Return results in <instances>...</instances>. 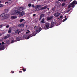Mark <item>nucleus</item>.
<instances>
[{
  "label": "nucleus",
  "instance_id": "nucleus-24",
  "mask_svg": "<svg viewBox=\"0 0 77 77\" xmlns=\"http://www.w3.org/2000/svg\"><path fill=\"white\" fill-rule=\"evenodd\" d=\"M22 70L23 71V72H25V71H26V69L25 68H23L22 69Z\"/></svg>",
  "mask_w": 77,
  "mask_h": 77
},
{
  "label": "nucleus",
  "instance_id": "nucleus-42",
  "mask_svg": "<svg viewBox=\"0 0 77 77\" xmlns=\"http://www.w3.org/2000/svg\"><path fill=\"white\" fill-rule=\"evenodd\" d=\"M29 32H26V34H29Z\"/></svg>",
  "mask_w": 77,
  "mask_h": 77
},
{
  "label": "nucleus",
  "instance_id": "nucleus-39",
  "mask_svg": "<svg viewBox=\"0 0 77 77\" xmlns=\"http://www.w3.org/2000/svg\"><path fill=\"white\" fill-rule=\"evenodd\" d=\"M34 5L33 4L32 5V8H34Z\"/></svg>",
  "mask_w": 77,
  "mask_h": 77
},
{
  "label": "nucleus",
  "instance_id": "nucleus-36",
  "mask_svg": "<svg viewBox=\"0 0 77 77\" xmlns=\"http://www.w3.org/2000/svg\"><path fill=\"white\" fill-rule=\"evenodd\" d=\"M71 11V10L69 9L67 11V13H68V12H69V11Z\"/></svg>",
  "mask_w": 77,
  "mask_h": 77
},
{
  "label": "nucleus",
  "instance_id": "nucleus-1",
  "mask_svg": "<svg viewBox=\"0 0 77 77\" xmlns=\"http://www.w3.org/2000/svg\"><path fill=\"white\" fill-rule=\"evenodd\" d=\"M75 4L76 5L77 4V2H76V1H74L71 4H69V5L68 6V8H72L74 6V5Z\"/></svg>",
  "mask_w": 77,
  "mask_h": 77
},
{
  "label": "nucleus",
  "instance_id": "nucleus-41",
  "mask_svg": "<svg viewBox=\"0 0 77 77\" xmlns=\"http://www.w3.org/2000/svg\"><path fill=\"white\" fill-rule=\"evenodd\" d=\"M5 4H6L7 3L8 4L9 3V2H6L5 3Z\"/></svg>",
  "mask_w": 77,
  "mask_h": 77
},
{
  "label": "nucleus",
  "instance_id": "nucleus-52",
  "mask_svg": "<svg viewBox=\"0 0 77 77\" xmlns=\"http://www.w3.org/2000/svg\"><path fill=\"white\" fill-rule=\"evenodd\" d=\"M18 35H20V33L18 32V33H17Z\"/></svg>",
  "mask_w": 77,
  "mask_h": 77
},
{
  "label": "nucleus",
  "instance_id": "nucleus-38",
  "mask_svg": "<svg viewBox=\"0 0 77 77\" xmlns=\"http://www.w3.org/2000/svg\"><path fill=\"white\" fill-rule=\"evenodd\" d=\"M35 16H36V14H33V17H35Z\"/></svg>",
  "mask_w": 77,
  "mask_h": 77
},
{
  "label": "nucleus",
  "instance_id": "nucleus-50",
  "mask_svg": "<svg viewBox=\"0 0 77 77\" xmlns=\"http://www.w3.org/2000/svg\"><path fill=\"white\" fill-rule=\"evenodd\" d=\"M47 9H48V10H49V9H50V8H47Z\"/></svg>",
  "mask_w": 77,
  "mask_h": 77
},
{
  "label": "nucleus",
  "instance_id": "nucleus-28",
  "mask_svg": "<svg viewBox=\"0 0 77 77\" xmlns=\"http://www.w3.org/2000/svg\"><path fill=\"white\" fill-rule=\"evenodd\" d=\"M52 10L54 11H55V7H53L52 8Z\"/></svg>",
  "mask_w": 77,
  "mask_h": 77
},
{
  "label": "nucleus",
  "instance_id": "nucleus-6",
  "mask_svg": "<svg viewBox=\"0 0 77 77\" xmlns=\"http://www.w3.org/2000/svg\"><path fill=\"white\" fill-rule=\"evenodd\" d=\"M24 15V12L23 11L21 12H20L19 15V17H22L23 16V15Z\"/></svg>",
  "mask_w": 77,
  "mask_h": 77
},
{
  "label": "nucleus",
  "instance_id": "nucleus-22",
  "mask_svg": "<svg viewBox=\"0 0 77 77\" xmlns=\"http://www.w3.org/2000/svg\"><path fill=\"white\" fill-rule=\"evenodd\" d=\"M64 17L66 18L63 20V22H65V21L67 19H68V18H66V16H65Z\"/></svg>",
  "mask_w": 77,
  "mask_h": 77
},
{
  "label": "nucleus",
  "instance_id": "nucleus-13",
  "mask_svg": "<svg viewBox=\"0 0 77 77\" xmlns=\"http://www.w3.org/2000/svg\"><path fill=\"white\" fill-rule=\"evenodd\" d=\"M44 17V14H42L40 16V18L39 19V20H41V18H42L43 17Z\"/></svg>",
  "mask_w": 77,
  "mask_h": 77
},
{
  "label": "nucleus",
  "instance_id": "nucleus-45",
  "mask_svg": "<svg viewBox=\"0 0 77 77\" xmlns=\"http://www.w3.org/2000/svg\"><path fill=\"white\" fill-rule=\"evenodd\" d=\"M2 27V26L1 25H0V27Z\"/></svg>",
  "mask_w": 77,
  "mask_h": 77
},
{
  "label": "nucleus",
  "instance_id": "nucleus-48",
  "mask_svg": "<svg viewBox=\"0 0 77 77\" xmlns=\"http://www.w3.org/2000/svg\"><path fill=\"white\" fill-rule=\"evenodd\" d=\"M72 8H70V9H69V10H72Z\"/></svg>",
  "mask_w": 77,
  "mask_h": 77
},
{
  "label": "nucleus",
  "instance_id": "nucleus-12",
  "mask_svg": "<svg viewBox=\"0 0 77 77\" xmlns=\"http://www.w3.org/2000/svg\"><path fill=\"white\" fill-rule=\"evenodd\" d=\"M42 6H43V5H38L35 6V8H40V7H41Z\"/></svg>",
  "mask_w": 77,
  "mask_h": 77
},
{
  "label": "nucleus",
  "instance_id": "nucleus-37",
  "mask_svg": "<svg viewBox=\"0 0 77 77\" xmlns=\"http://www.w3.org/2000/svg\"><path fill=\"white\" fill-rule=\"evenodd\" d=\"M63 17V16H61L60 17V18H62V17Z\"/></svg>",
  "mask_w": 77,
  "mask_h": 77
},
{
  "label": "nucleus",
  "instance_id": "nucleus-47",
  "mask_svg": "<svg viewBox=\"0 0 77 77\" xmlns=\"http://www.w3.org/2000/svg\"><path fill=\"white\" fill-rule=\"evenodd\" d=\"M11 0H8V2H11Z\"/></svg>",
  "mask_w": 77,
  "mask_h": 77
},
{
  "label": "nucleus",
  "instance_id": "nucleus-9",
  "mask_svg": "<svg viewBox=\"0 0 77 77\" xmlns=\"http://www.w3.org/2000/svg\"><path fill=\"white\" fill-rule=\"evenodd\" d=\"M54 22H51V28H52V27H54Z\"/></svg>",
  "mask_w": 77,
  "mask_h": 77
},
{
  "label": "nucleus",
  "instance_id": "nucleus-15",
  "mask_svg": "<svg viewBox=\"0 0 77 77\" xmlns=\"http://www.w3.org/2000/svg\"><path fill=\"white\" fill-rule=\"evenodd\" d=\"M5 14H6L5 13H3L1 15V17L3 18V20H4V18H5Z\"/></svg>",
  "mask_w": 77,
  "mask_h": 77
},
{
  "label": "nucleus",
  "instance_id": "nucleus-51",
  "mask_svg": "<svg viewBox=\"0 0 77 77\" xmlns=\"http://www.w3.org/2000/svg\"><path fill=\"white\" fill-rule=\"evenodd\" d=\"M62 0H58V1H59L60 2H61Z\"/></svg>",
  "mask_w": 77,
  "mask_h": 77
},
{
  "label": "nucleus",
  "instance_id": "nucleus-44",
  "mask_svg": "<svg viewBox=\"0 0 77 77\" xmlns=\"http://www.w3.org/2000/svg\"><path fill=\"white\" fill-rule=\"evenodd\" d=\"M27 32H29V33L30 32V31L29 30H27Z\"/></svg>",
  "mask_w": 77,
  "mask_h": 77
},
{
  "label": "nucleus",
  "instance_id": "nucleus-11",
  "mask_svg": "<svg viewBox=\"0 0 77 77\" xmlns=\"http://www.w3.org/2000/svg\"><path fill=\"white\" fill-rule=\"evenodd\" d=\"M15 12L16 14H17V15H18L20 14V12L17 10H15Z\"/></svg>",
  "mask_w": 77,
  "mask_h": 77
},
{
  "label": "nucleus",
  "instance_id": "nucleus-2",
  "mask_svg": "<svg viewBox=\"0 0 77 77\" xmlns=\"http://www.w3.org/2000/svg\"><path fill=\"white\" fill-rule=\"evenodd\" d=\"M36 35L35 32H33L31 34H30L29 36L26 38V39H29L30 38L32 37V36H35Z\"/></svg>",
  "mask_w": 77,
  "mask_h": 77
},
{
  "label": "nucleus",
  "instance_id": "nucleus-19",
  "mask_svg": "<svg viewBox=\"0 0 77 77\" xmlns=\"http://www.w3.org/2000/svg\"><path fill=\"white\" fill-rule=\"evenodd\" d=\"M17 18V17L16 16H14L11 17V19H12V20H14V19H15Z\"/></svg>",
  "mask_w": 77,
  "mask_h": 77
},
{
  "label": "nucleus",
  "instance_id": "nucleus-54",
  "mask_svg": "<svg viewBox=\"0 0 77 77\" xmlns=\"http://www.w3.org/2000/svg\"><path fill=\"white\" fill-rule=\"evenodd\" d=\"M2 35V34L0 33V36Z\"/></svg>",
  "mask_w": 77,
  "mask_h": 77
},
{
  "label": "nucleus",
  "instance_id": "nucleus-16",
  "mask_svg": "<svg viewBox=\"0 0 77 77\" xmlns=\"http://www.w3.org/2000/svg\"><path fill=\"white\" fill-rule=\"evenodd\" d=\"M9 37H10V35L7 34V36H5V37H4V39H7V38H9Z\"/></svg>",
  "mask_w": 77,
  "mask_h": 77
},
{
  "label": "nucleus",
  "instance_id": "nucleus-55",
  "mask_svg": "<svg viewBox=\"0 0 77 77\" xmlns=\"http://www.w3.org/2000/svg\"><path fill=\"white\" fill-rule=\"evenodd\" d=\"M19 33H20V32H21V31H19Z\"/></svg>",
  "mask_w": 77,
  "mask_h": 77
},
{
  "label": "nucleus",
  "instance_id": "nucleus-21",
  "mask_svg": "<svg viewBox=\"0 0 77 77\" xmlns=\"http://www.w3.org/2000/svg\"><path fill=\"white\" fill-rule=\"evenodd\" d=\"M19 11H22L23 10V7H19Z\"/></svg>",
  "mask_w": 77,
  "mask_h": 77
},
{
  "label": "nucleus",
  "instance_id": "nucleus-17",
  "mask_svg": "<svg viewBox=\"0 0 77 77\" xmlns=\"http://www.w3.org/2000/svg\"><path fill=\"white\" fill-rule=\"evenodd\" d=\"M16 39L17 41H20V40H21V37H17L16 38Z\"/></svg>",
  "mask_w": 77,
  "mask_h": 77
},
{
  "label": "nucleus",
  "instance_id": "nucleus-18",
  "mask_svg": "<svg viewBox=\"0 0 77 77\" xmlns=\"http://www.w3.org/2000/svg\"><path fill=\"white\" fill-rule=\"evenodd\" d=\"M18 26L19 27H24V24H19L18 25Z\"/></svg>",
  "mask_w": 77,
  "mask_h": 77
},
{
  "label": "nucleus",
  "instance_id": "nucleus-34",
  "mask_svg": "<svg viewBox=\"0 0 77 77\" xmlns=\"http://www.w3.org/2000/svg\"><path fill=\"white\" fill-rule=\"evenodd\" d=\"M2 45H4V44H5V42H2Z\"/></svg>",
  "mask_w": 77,
  "mask_h": 77
},
{
  "label": "nucleus",
  "instance_id": "nucleus-30",
  "mask_svg": "<svg viewBox=\"0 0 77 77\" xmlns=\"http://www.w3.org/2000/svg\"><path fill=\"white\" fill-rule=\"evenodd\" d=\"M18 30H16L15 31V33H17L18 32Z\"/></svg>",
  "mask_w": 77,
  "mask_h": 77
},
{
  "label": "nucleus",
  "instance_id": "nucleus-46",
  "mask_svg": "<svg viewBox=\"0 0 77 77\" xmlns=\"http://www.w3.org/2000/svg\"><path fill=\"white\" fill-rule=\"evenodd\" d=\"M37 27V26H34V28H36Z\"/></svg>",
  "mask_w": 77,
  "mask_h": 77
},
{
  "label": "nucleus",
  "instance_id": "nucleus-43",
  "mask_svg": "<svg viewBox=\"0 0 77 77\" xmlns=\"http://www.w3.org/2000/svg\"><path fill=\"white\" fill-rule=\"evenodd\" d=\"M11 72L12 74L14 73V71H11Z\"/></svg>",
  "mask_w": 77,
  "mask_h": 77
},
{
  "label": "nucleus",
  "instance_id": "nucleus-57",
  "mask_svg": "<svg viewBox=\"0 0 77 77\" xmlns=\"http://www.w3.org/2000/svg\"><path fill=\"white\" fill-rule=\"evenodd\" d=\"M2 44H1V43H0V45Z\"/></svg>",
  "mask_w": 77,
  "mask_h": 77
},
{
  "label": "nucleus",
  "instance_id": "nucleus-26",
  "mask_svg": "<svg viewBox=\"0 0 77 77\" xmlns=\"http://www.w3.org/2000/svg\"><path fill=\"white\" fill-rule=\"evenodd\" d=\"M23 21H24V19H22L20 20V22H23Z\"/></svg>",
  "mask_w": 77,
  "mask_h": 77
},
{
  "label": "nucleus",
  "instance_id": "nucleus-40",
  "mask_svg": "<svg viewBox=\"0 0 77 77\" xmlns=\"http://www.w3.org/2000/svg\"><path fill=\"white\" fill-rule=\"evenodd\" d=\"M63 2H66V0H62Z\"/></svg>",
  "mask_w": 77,
  "mask_h": 77
},
{
  "label": "nucleus",
  "instance_id": "nucleus-31",
  "mask_svg": "<svg viewBox=\"0 0 77 77\" xmlns=\"http://www.w3.org/2000/svg\"><path fill=\"white\" fill-rule=\"evenodd\" d=\"M65 5V3H63L62 4V6H64Z\"/></svg>",
  "mask_w": 77,
  "mask_h": 77
},
{
  "label": "nucleus",
  "instance_id": "nucleus-3",
  "mask_svg": "<svg viewBox=\"0 0 77 77\" xmlns=\"http://www.w3.org/2000/svg\"><path fill=\"white\" fill-rule=\"evenodd\" d=\"M49 27H50V24L48 23H46L45 26L44 27V29H45V30L48 29V28H49Z\"/></svg>",
  "mask_w": 77,
  "mask_h": 77
},
{
  "label": "nucleus",
  "instance_id": "nucleus-27",
  "mask_svg": "<svg viewBox=\"0 0 77 77\" xmlns=\"http://www.w3.org/2000/svg\"><path fill=\"white\" fill-rule=\"evenodd\" d=\"M28 6H29V7H31L32 6V4H29Z\"/></svg>",
  "mask_w": 77,
  "mask_h": 77
},
{
  "label": "nucleus",
  "instance_id": "nucleus-32",
  "mask_svg": "<svg viewBox=\"0 0 77 77\" xmlns=\"http://www.w3.org/2000/svg\"><path fill=\"white\" fill-rule=\"evenodd\" d=\"M14 40H12L11 43V44H12V43H14Z\"/></svg>",
  "mask_w": 77,
  "mask_h": 77
},
{
  "label": "nucleus",
  "instance_id": "nucleus-14",
  "mask_svg": "<svg viewBox=\"0 0 77 77\" xmlns=\"http://www.w3.org/2000/svg\"><path fill=\"white\" fill-rule=\"evenodd\" d=\"M8 17H9V15L8 14H5L4 20H5V19H6V18H8Z\"/></svg>",
  "mask_w": 77,
  "mask_h": 77
},
{
  "label": "nucleus",
  "instance_id": "nucleus-8",
  "mask_svg": "<svg viewBox=\"0 0 77 77\" xmlns=\"http://www.w3.org/2000/svg\"><path fill=\"white\" fill-rule=\"evenodd\" d=\"M5 46L4 45H1L0 46V50H4V48Z\"/></svg>",
  "mask_w": 77,
  "mask_h": 77
},
{
  "label": "nucleus",
  "instance_id": "nucleus-49",
  "mask_svg": "<svg viewBox=\"0 0 77 77\" xmlns=\"http://www.w3.org/2000/svg\"><path fill=\"white\" fill-rule=\"evenodd\" d=\"M22 71H19V72H22Z\"/></svg>",
  "mask_w": 77,
  "mask_h": 77
},
{
  "label": "nucleus",
  "instance_id": "nucleus-5",
  "mask_svg": "<svg viewBox=\"0 0 77 77\" xmlns=\"http://www.w3.org/2000/svg\"><path fill=\"white\" fill-rule=\"evenodd\" d=\"M53 16L48 17L47 18V21H50V20H53Z\"/></svg>",
  "mask_w": 77,
  "mask_h": 77
},
{
  "label": "nucleus",
  "instance_id": "nucleus-29",
  "mask_svg": "<svg viewBox=\"0 0 77 77\" xmlns=\"http://www.w3.org/2000/svg\"><path fill=\"white\" fill-rule=\"evenodd\" d=\"M8 11V9H5V12L6 13V12H7Z\"/></svg>",
  "mask_w": 77,
  "mask_h": 77
},
{
  "label": "nucleus",
  "instance_id": "nucleus-58",
  "mask_svg": "<svg viewBox=\"0 0 77 77\" xmlns=\"http://www.w3.org/2000/svg\"><path fill=\"white\" fill-rule=\"evenodd\" d=\"M1 1H0V3H1Z\"/></svg>",
  "mask_w": 77,
  "mask_h": 77
},
{
  "label": "nucleus",
  "instance_id": "nucleus-35",
  "mask_svg": "<svg viewBox=\"0 0 77 77\" xmlns=\"http://www.w3.org/2000/svg\"><path fill=\"white\" fill-rule=\"evenodd\" d=\"M3 5L2 4H0V7H3Z\"/></svg>",
  "mask_w": 77,
  "mask_h": 77
},
{
  "label": "nucleus",
  "instance_id": "nucleus-7",
  "mask_svg": "<svg viewBox=\"0 0 77 77\" xmlns=\"http://www.w3.org/2000/svg\"><path fill=\"white\" fill-rule=\"evenodd\" d=\"M60 15V13L58 12L57 13H56L55 14H54V17H59Z\"/></svg>",
  "mask_w": 77,
  "mask_h": 77
},
{
  "label": "nucleus",
  "instance_id": "nucleus-33",
  "mask_svg": "<svg viewBox=\"0 0 77 77\" xmlns=\"http://www.w3.org/2000/svg\"><path fill=\"white\" fill-rule=\"evenodd\" d=\"M9 27V25H8L6 26V28H8V27Z\"/></svg>",
  "mask_w": 77,
  "mask_h": 77
},
{
  "label": "nucleus",
  "instance_id": "nucleus-4",
  "mask_svg": "<svg viewBox=\"0 0 77 77\" xmlns=\"http://www.w3.org/2000/svg\"><path fill=\"white\" fill-rule=\"evenodd\" d=\"M42 30V29L41 27H39L38 28H37V29L36 30V33H38L39 32H40V31H41V30Z\"/></svg>",
  "mask_w": 77,
  "mask_h": 77
},
{
  "label": "nucleus",
  "instance_id": "nucleus-25",
  "mask_svg": "<svg viewBox=\"0 0 77 77\" xmlns=\"http://www.w3.org/2000/svg\"><path fill=\"white\" fill-rule=\"evenodd\" d=\"M39 11L38 9L37 8H35V11Z\"/></svg>",
  "mask_w": 77,
  "mask_h": 77
},
{
  "label": "nucleus",
  "instance_id": "nucleus-23",
  "mask_svg": "<svg viewBox=\"0 0 77 77\" xmlns=\"http://www.w3.org/2000/svg\"><path fill=\"white\" fill-rule=\"evenodd\" d=\"M41 22L42 23H45V22H44V18H43L41 21Z\"/></svg>",
  "mask_w": 77,
  "mask_h": 77
},
{
  "label": "nucleus",
  "instance_id": "nucleus-10",
  "mask_svg": "<svg viewBox=\"0 0 77 77\" xmlns=\"http://www.w3.org/2000/svg\"><path fill=\"white\" fill-rule=\"evenodd\" d=\"M47 6H45L39 9V10H44L45 9H47Z\"/></svg>",
  "mask_w": 77,
  "mask_h": 77
},
{
  "label": "nucleus",
  "instance_id": "nucleus-56",
  "mask_svg": "<svg viewBox=\"0 0 77 77\" xmlns=\"http://www.w3.org/2000/svg\"><path fill=\"white\" fill-rule=\"evenodd\" d=\"M36 0H34V1H36Z\"/></svg>",
  "mask_w": 77,
  "mask_h": 77
},
{
  "label": "nucleus",
  "instance_id": "nucleus-53",
  "mask_svg": "<svg viewBox=\"0 0 77 77\" xmlns=\"http://www.w3.org/2000/svg\"><path fill=\"white\" fill-rule=\"evenodd\" d=\"M57 19H58V20H59V19H60V18H59V17H58V18H57Z\"/></svg>",
  "mask_w": 77,
  "mask_h": 77
},
{
  "label": "nucleus",
  "instance_id": "nucleus-20",
  "mask_svg": "<svg viewBox=\"0 0 77 77\" xmlns=\"http://www.w3.org/2000/svg\"><path fill=\"white\" fill-rule=\"evenodd\" d=\"M12 32V28H10L9 30L8 31V33H11Z\"/></svg>",
  "mask_w": 77,
  "mask_h": 77
}]
</instances>
